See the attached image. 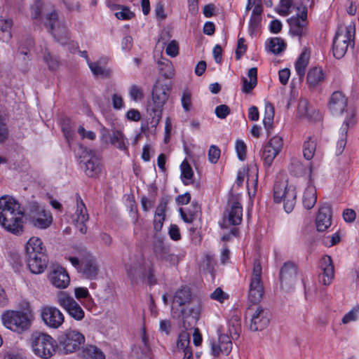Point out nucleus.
I'll list each match as a JSON object with an SVG mask.
<instances>
[{
  "label": "nucleus",
  "instance_id": "obj_10",
  "mask_svg": "<svg viewBox=\"0 0 359 359\" xmlns=\"http://www.w3.org/2000/svg\"><path fill=\"white\" fill-rule=\"evenodd\" d=\"M58 341L63 351L72 353L79 351L86 341L85 336L76 330L68 329L58 338Z\"/></svg>",
  "mask_w": 359,
  "mask_h": 359
},
{
  "label": "nucleus",
  "instance_id": "obj_27",
  "mask_svg": "<svg viewBox=\"0 0 359 359\" xmlns=\"http://www.w3.org/2000/svg\"><path fill=\"white\" fill-rule=\"evenodd\" d=\"M49 279L51 283L57 288H66L70 282L68 273L61 266H56L53 269Z\"/></svg>",
  "mask_w": 359,
  "mask_h": 359
},
{
  "label": "nucleus",
  "instance_id": "obj_23",
  "mask_svg": "<svg viewBox=\"0 0 359 359\" xmlns=\"http://www.w3.org/2000/svg\"><path fill=\"white\" fill-rule=\"evenodd\" d=\"M89 217L87 212L86 207L81 200L79 195H76V210L73 215V221L75 222L77 228L83 234L86 233V226L85 223L88 220Z\"/></svg>",
  "mask_w": 359,
  "mask_h": 359
},
{
  "label": "nucleus",
  "instance_id": "obj_54",
  "mask_svg": "<svg viewBox=\"0 0 359 359\" xmlns=\"http://www.w3.org/2000/svg\"><path fill=\"white\" fill-rule=\"evenodd\" d=\"M290 170L296 175H302L306 173V168L297 159L292 160L290 164Z\"/></svg>",
  "mask_w": 359,
  "mask_h": 359
},
{
  "label": "nucleus",
  "instance_id": "obj_11",
  "mask_svg": "<svg viewBox=\"0 0 359 359\" xmlns=\"http://www.w3.org/2000/svg\"><path fill=\"white\" fill-rule=\"evenodd\" d=\"M56 302L74 320L80 321L84 318L85 312L83 309L67 292H59L56 297Z\"/></svg>",
  "mask_w": 359,
  "mask_h": 359
},
{
  "label": "nucleus",
  "instance_id": "obj_49",
  "mask_svg": "<svg viewBox=\"0 0 359 359\" xmlns=\"http://www.w3.org/2000/svg\"><path fill=\"white\" fill-rule=\"evenodd\" d=\"M88 66L95 76H102L104 77L109 76L110 74V72L107 70L102 66H100L98 63L96 62H88Z\"/></svg>",
  "mask_w": 359,
  "mask_h": 359
},
{
  "label": "nucleus",
  "instance_id": "obj_50",
  "mask_svg": "<svg viewBox=\"0 0 359 359\" xmlns=\"http://www.w3.org/2000/svg\"><path fill=\"white\" fill-rule=\"evenodd\" d=\"M356 123L355 115L353 113L348 114L344 121L343 125L340 128V131L343 135H346L348 130L350 127L353 126Z\"/></svg>",
  "mask_w": 359,
  "mask_h": 359
},
{
  "label": "nucleus",
  "instance_id": "obj_6",
  "mask_svg": "<svg viewBox=\"0 0 359 359\" xmlns=\"http://www.w3.org/2000/svg\"><path fill=\"white\" fill-rule=\"evenodd\" d=\"M355 27L348 25L339 27L333 40L332 52L337 59L342 58L349 46H353Z\"/></svg>",
  "mask_w": 359,
  "mask_h": 359
},
{
  "label": "nucleus",
  "instance_id": "obj_62",
  "mask_svg": "<svg viewBox=\"0 0 359 359\" xmlns=\"http://www.w3.org/2000/svg\"><path fill=\"white\" fill-rule=\"evenodd\" d=\"M44 60L48 66L50 70H55L59 67V61L58 60L50 55V53H48L44 56Z\"/></svg>",
  "mask_w": 359,
  "mask_h": 359
},
{
  "label": "nucleus",
  "instance_id": "obj_39",
  "mask_svg": "<svg viewBox=\"0 0 359 359\" xmlns=\"http://www.w3.org/2000/svg\"><path fill=\"white\" fill-rule=\"evenodd\" d=\"M160 74L165 79H170L175 76V69L172 63L168 60L158 62Z\"/></svg>",
  "mask_w": 359,
  "mask_h": 359
},
{
  "label": "nucleus",
  "instance_id": "obj_59",
  "mask_svg": "<svg viewBox=\"0 0 359 359\" xmlns=\"http://www.w3.org/2000/svg\"><path fill=\"white\" fill-rule=\"evenodd\" d=\"M211 299L217 300L220 303L229 298V295L226 294L220 287H217L211 294Z\"/></svg>",
  "mask_w": 359,
  "mask_h": 359
},
{
  "label": "nucleus",
  "instance_id": "obj_55",
  "mask_svg": "<svg viewBox=\"0 0 359 359\" xmlns=\"http://www.w3.org/2000/svg\"><path fill=\"white\" fill-rule=\"evenodd\" d=\"M70 122V120L67 118L63 121V123L62 125V132L68 142L72 140L74 135V128L71 126Z\"/></svg>",
  "mask_w": 359,
  "mask_h": 359
},
{
  "label": "nucleus",
  "instance_id": "obj_40",
  "mask_svg": "<svg viewBox=\"0 0 359 359\" xmlns=\"http://www.w3.org/2000/svg\"><path fill=\"white\" fill-rule=\"evenodd\" d=\"M266 46L269 50L276 55L280 53L286 48L285 41L279 37L269 39Z\"/></svg>",
  "mask_w": 359,
  "mask_h": 359
},
{
  "label": "nucleus",
  "instance_id": "obj_31",
  "mask_svg": "<svg viewBox=\"0 0 359 359\" xmlns=\"http://www.w3.org/2000/svg\"><path fill=\"white\" fill-rule=\"evenodd\" d=\"M325 79V74L321 67H314L309 69L307 74V83L311 88H315Z\"/></svg>",
  "mask_w": 359,
  "mask_h": 359
},
{
  "label": "nucleus",
  "instance_id": "obj_42",
  "mask_svg": "<svg viewBox=\"0 0 359 359\" xmlns=\"http://www.w3.org/2000/svg\"><path fill=\"white\" fill-rule=\"evenodd\" d=\"M181 177L182 179V182L185 185H188L192 183V178L194 176L193 170L187 162V161L184 160L181 165Z\"/></svg>",
  "mask_w": 359,
  "mask_h": 359
},
{
  "label": "nucleus",
  "instance_id": "obj_1",
  "mask_svg": "<svg viewBox=\"0 0 359 359\" xmlns=\"http://www.w3.org/2000/svg\"><path fill=\"white\" fill-rule=\"evenodd\" d=\"M24 209L13 196L0 197V225L7 231L20 235L23 232Z\"/></svg>",
  "mask_w": 359,
  "mask_h": 359
},
{
  "label": "nucleus",
  "instance_id": "obj_24",
  "mask_svg": "<svg viewBox=\"0 0 359 359\" xmlns=\"http://www.w3.org/2000/svg\"><path fill=\"white\" fill-rule=\"evenodd\" d=\"M86 156L88 159L84 163L85 172L86 175L90 177L97 176L101 172L100 159L98 155L92 150H85Z\"/></svg>",
  "mask_w": 359,
  "mask_h": 359
},
{
  "label": "nucleus",
  "instance_id": "obj_58",
  "mask_svg": "<svg viewBox=\"0 0 359 359\" xmlns=\"http://www.w3.org/2000/svg\"><path fill=\"white\" fill-rule=\"evenodd\" d=\"M165 53L170 57H176L179 54L178 43L175 40L171 41L166 47Z\"/></svg>",
  "mask_w": 359,
  "mask_h": 359
},
{
  "label": "nucleus",
  "instance_id": "obj_4",
  "mask_svg": "<svg viewBox=\"0 0 359 359\" xmlns=\"http://www.w3.org/2000/svg\"><path fill=\"white\" fill-rule=\"evenodd\" d=\"M34 320L32 311L9 310L3 313L1 321L8 329L18 334L29 330Z\"/></svg>",
  "mask_w": 359,
  "mask_h": 359
},
{
  "label": "nucleus",
  "instance_id": "obj_56",
  "mask_svg": "<svg viewBox=\"0 0 359 359\" xmlns=\"http://www.w3.org/2000/svg\"><path fill=\"white\" fill-rule=\"evenodd\" d=\"M236 151L240 160L243 161L246 157L247 148L243 140H237L235 144Z\"/></svg>",
  "mask_w": 359,
  "mask_h": 359
},
{
  "label": "nucleus",
  "instance_id": "obj_41",
  "mask_svg": "<svg viewBox=\"0 0 359 359\" xmlns=\"http://www.w3.org/2000/svg\"><path fill=\"white\" fill-rule=\"evenodd\" d=\"M309 55L305 53H302L295 63V70L297 75L302 79L306 72L307 65L309 64Z\"/></svg>",
  "mask_w": 359,
  "mask_h": 359
},
{
  "label": "nucleus",
  "instance_id": "obj_35",
  "mask_svg": "<svg viewBox=\"0 0 359 359\" xmlns=\"http://www.w3.org/2000/svg\"><path fill=\"white\" fill-rule=\"evenodd\" d=\"M83 359H105V355L102 351L94 345H87L81 352Z\"/></svg>",
  "mask_w": 359,
  "mask_h": 359
},
{
  "label": "nucleus",
  "instance_id": "obj_64",
  "mask_svg": "<svg viewBox=\"0 0 359 359\" xmlns=\"http://www.w3.org/2000/svg\"><path fill=\"white\" fill-rule=\"evenodd\" d=\"M292 1L291 0H281L280 1V8L278 11L279 14L283 16H287L290 14V8L292 6Z\"/></svg>",
  "mask_w": 359,
  "mask_h": 359
},
{
  "label": "nucleus",
  "instance_id": "obj_47",
  "mask_svg": "<svg viewBox=\"0 0 359 359\" xmlns=\"http://www.w3.org/2000/svg\"><path fill=\"white\" fill-rule=\"evenodd\" d=\"M182 106L184 111H189L192 107L191 93L189 90H184L182 92L181 97Z\"/></svg>",
  "mask_w": 359,
  "mask_h": 359
},
{
  "label": "nucleus",
  "instance_id": "obj_22",
  "mask_svg": "<svg viewBox=\"0 0 359 359\" xmlns=\"http://www.w3.org/2000/svg\"><path fill=\"white\" fill-rule=\"evenodd\" d=\"M321 272L318 276L319 281L325 285L332 283L334 277V268L331 257L325 255L320 262Z\"/></svg>",
  "mask_w": 359,
  "mask_h": 359
},
{
  "label": "nucleus",
  "instance_id": "obj_26",
  "mask_svg": "<svg viewBox=\"0 0 359 359\" xmlns=\"http://www.w3.org/2000/svg\"><path fill=\"white\" fill-rule=\"evenodd\" d=\"M332 224V210L328 205L321 206L318 212L316 224L318 231H324L328 229Z\"/></svg>",
  "mask_w": 359,
  "mask_h": 359
},
{
  "label": "nucleus",
  "instance_id": "obj_12",
  "mask_svg": "<svg viewBox=\"0 0 359 359\" xmlns=\"http://www.w3.org/2000/svg\"><path fill=\"white\" fill-rule=\"evenodd\" d=\"M224 221L229 224L238 225L243 219V208L241 204V196L238 194H231L229 198L226 209L224 212Z\"/></svg>",
  "mask_w": 359,
  "mask_h": 359
},
{
  "label": "nucleus",
  "instance_id": "obj_18",
  "mask_svg": "<svg viewBox=\"0 0 359 359\" xmlns=\"http://www.w3.org/2000/svg\"><path fill=\"white\" fill-rule=\"evenodd\" d=\"M46 19L47 20L46 25L49 27L54 38L61 44H66L69 40L68 32L65 27H55L58 20L56 11L53 10L46 14Z\"/></svg>",
  "mask_w": 359,
  "mask_h": 359
},
{
  "label": "nucleus",
  "instance_id": "obj_17",
  "mask_svg": "<svg viewBox=\"0 0 359 359\" xmlns=\"http://www.w3.org/2000/svg\"><path fill=\"white\" fill-rule=\"evenodd\" d=\"M30 222L38 229H46L53 222V217L50 211L38 205H34L30 211Z\"/></svg>",
  "mask_w": 359,
  "mask_h": 359
},
{
  "label": "nucleus",
  "instance_id": "obj_63",
  "mask_svg": "<svg viewBox=\"0 0 359 359\" xmlns=\"http://www.w3.org/2000/svg\"><path fill=\"white\" fill-rule=\"evenodd\" d=\"M112 106L115 109L119 110L124 107V102L120 94L114 93L111 96Z\"/></svg>",
  "mask_w": 359,
  "mask_h": 359
},
{
  "label": "nucleus",
  "instance_id": "obj_19",
  "mask_svg": "<svg viewBox=\"0 0 359 359\" xmlns=\"http://www.w3.org/2000/svg\"><path fill=\"white\" fill-rule=\"evenodd\" d=\"M348 105V97L341 90L333 92L329 97L327 108L334 116H341L346 111Z\"/></svg>",
  "mask_w": 359,
  "mask_h": 359
},
{
  "label": "nucleus",
  "instance_id": "obj_30",
  "mask_svg": "<svg viewBox=\"0 0 359 359\" xmlns=\"http://www.w3.org/2000/svg\"><path fill=\"white\" fill-rule=\"evenodd\" d=\"M153 250L156 257L161 261L170 262L173 257L169 246L161 240L154 241Z\"/></svg>",
  "mask_w": 359,
  "mask_h": 359
},
{
  "label": "nucleus",
  "instance_id": "obj_57",
  "mask_svg": "<svg viewBox=\"0 0 359 359\" xmlns=\"http://www.w3.org/2000/svg\"><path fill=\"white\" fill-rule=\"evenodd\" d=\"M221 151L215 145H211L208 151V159L212 163H216L220 156Z\"/></svg>",
  "mask_w": 359,
  "mask_h": 359
},
{
  "label": "nucleus",
  "instance_id": "obj_51",
  "mask_svg": "<svg viewBox=\"0 0 359 359\" xmlns=\"http://www.w3.org/2000/svg\"><path fill=\"white\" fill-rule=\"evenodd\" d=\"M359 317V306L353 308L349 312L344 315L341 321L344 324L356 321Z\"/></svg>",
  "mask_w": 359,
  "mask_h": 359
},
{
  "label": "nucleus",
  "instance_id": "obj_28",
  "mask_svg": "<svg viewBox=\"0 0 359 359\" xmlns=\"http://www.w3.org/2000/svg\"><path fill=\"white\" fill-rule=\"evenodd\" d=\"M26 261L30 271L34 274L43 273L48 264L47 255L27 256Z\"/></svg>",
  "mask_w": 359,
  "mask_h": 359
},
{
  "label": "nucleus",
  "instance_id": "obj_2",
  "mask_svg": "<svg viewBox=\"0 0 359 359\" xmlns=\"http://www.w3.org/2000/svg\"><path fill=\"white\" fill-rule=\"evenodd\" d=\"M128 276L131 279L142 276L147 279L150 285L156 283L153 257H145L142 252H139L134 255L130 262L126 266Z\"/></svg>",
  "mask_w": 359,
  "mask_h": 359
},
{
  "label": "nucleus",
  "instance_id": "obj_5",
  "mask_svg": "<svg viewBox=\"0 0 359 359\" xmlns=\"http://www.w3.org/2000/svg\"><path fill=\"white\" fill-rule=\"evenodd\" d=\"M29 344L33 353L44 359L50 358L57 347L55 340L50 335L39 331L31 334Z\"/></svg>",
  "mask_w": 359,
  "mask_h": 359
},
{
  "label": "nucleus",
  "instance_id": "obj_16",
  "mask_svg": "<svg viewBox=\"0 0 359 359\" xmlns=\"http://www.w3.org/2000/svg\"><path fill=\"white\" fill-rule=\"evenodd\" d=\"M41 317L43 323L50 328H59L65 321L62 311L55 306H46L41 310Z\"/></svg>",
  "mask_w": 359,
  "mask_h": 359
},
{
  "label": "nucleus",
  "instance_id": "obj_60",
  "mask_svg": "<svg viewBox=\"0 0 359 359\" xmlns=\"http://www.w3.org/2000/svg\"><path fill=\"white\" fill-rule=\"evenodd\" d=\"M230 108L226 104H221L215 108V114L219 118H225L230 114Z\"/></svg>",
  "mask_w": 359,
  "mask_h": 359
},
{
  "label": "nucleus",
  "instance_id": "obj_14",
  "mask_svg": "<svg viewBox=\"0 0 359 359\" xmlns=\"http://www.w3.org/2000/svg\"><path fill=\"white\" fill-rule=\"evenodd\" d=\"M299 13L287 20L291 34L297 36L305 35L307 30V8L301 5L297 8Z\"/></svg>",
  "mask_w": 359,
  "mask_h": 359
},
{
  "label": "nucleus",
  "instance_id": "obj_25",
  "mask_svg": "<svg viewBox=\"0 0 359 359\" xmlns=\"http://www.w3.org/2000/svg\"><path fill=\"white\" fill-rule=\"evenodd\" d=\"M232 349V342L227 334H220L217 341L211 343L212 353L215 356L219 354L228 355Z\"/></svg>",
  "mask_w": 359,
  "mask_h": 359
},
{
  "label": "nucleus",
  "instance_id": "obj_46",
  "mask_svg": "<svg viewBox=\"0 0 359 359\" xmlns=\"http://www.w3.org/2000/svg\"><path fill=\"white\" fill-rule=\"evenodd\" d=\"M43 8V4L42 1L41 0H35L30 8V15L32 19L40 20Z\"/></svg>",
  "mask_w": 359,
  "mask_h": 359
},
{
  "label": "nucleus",
  "instance_id": "obj_15",
  "mask_svg": "<svg viewBox=\"0 0 359 359\" xmlns=\"http://www.w3.org/2000/svg\"><path fill=\"white\" fill-rule=\"evenodd\" d=\"M283 146V141L281 137L276 135L271 138L268 143L264 146L262 154V159L264 165L269 168L276 157L281 151Z\"/></svg>",
  "mask_w": 359,
  "mask_h": 359
},
{
  "label": "nucleus",
  "instance_id": "obj_34",
  "mask_svg": "<svg viewBox=\"0 0 359 359\" xmlns=\"http://www.w3.org/2000/svg\"><path fill=\"white\" fill-rule=\"evenodd\" d=\"M202 311V306L201 304H198L197 305H194L189 309L182 308L179 311V313L175 315L177 318H188L191 317L195 320V321H198L200 318L201 313Z\"/></svg>",
  "mask_w": 359,
  "mask_h": 359
},
{
  "label": "nucleus",
  "instance_id": "obj_9",
  "mask_svg": "<svg viewBox=\"0 0 359 359\" xmlns=\"http://www.w3.org/2000/svg\"><path fill=\"white\" fill-rule=\"evenodd\" d=\"M263 294L262 268L260 262L256 259L250 278L248 298L252 303L257 304L261 301Z\"/></svg>",
  "mask_w": 359,
  "mask_h": 359
},
{
  "label": "nucleus",
  "instance_id": "obj_53",
  "mask_svg": "<svg viewBox=\"0 0 359 359\" xmlns=\"http://www.w3.org/2000/svg\"><path fill=\"white\" fill-rule=\"evenodd\" d=\"M298 111L301 116L311 117V108L308 100H301L298 105Z\"/></svg>",
  "mask_w": 359,
  "mask_h": 359
},
{
  "label": "nucleus",
  "instance_id": "obj_13",
  "mask_svg": "<svg viewBox=\"0 0 359 359\" xmlns=\"http://www.w3.org/2000/svg\"><path fill=\"white\" fill-rule=\"evenodd\" d=\"M250 318L249 327L252 331H261L269 324V313L262 307L249 308L246 313V318Z\"/></svg>",
  "mask_w": 359,
  "mask_h": 359
},
{
  "label": "nucleus",
  "instance_id": "obj_21",
  "mask_svg": "<svg viewBox=\"0 0 359 359\" xmlns=\"http://www.w3.org/2000/svg\"><path fill=\"white\" fill-rule=\"evenodd\" d=\"M191 290L187 287H182L175 292L171 309L173 317H175L180 309L186 308L187 305L191 303Z\"/></svg>",
  "mask_w": 359,
  "mask_h": 359
},
{
  "label": "nucleus",
  "instance_id": "obj_32",
  "mask_svg": "<svg viewBox=\"0 0 359 359\" xmlns=\"http://www.w3.org/2000/svg\"><path fill=\"white\" fill-rule=\"evenodd\" d=\"M249 80L243 77L242 78L243 87L242 90L245 93H250L257 83V69L256 67H252L248 73Z\"/></svg>",
  "mask_w": 359,
  "mask_h": 359
},
{
  "label": "nucleus",
  "instance_id": "obj_20",
  "mask_svg": "<svg viewBox=\"0 0 359 359\" xmlns=\"http://www.w3.org/2000/svg\"><path fill=\"white\" fill-rule=\"evenodd\" d=\"M297 266L292 262H287L282 266L280 272L281 287L288 291L292 289L297 281Z\"/></svg>",
  "mask_w": 359,
  "mask_h": 359
},
{
  "label": "nucleus",
  "instance_id": "obj_3",
  "mask_svg": "<svg viewBox=\"0 0 359 359\" xmlns=\"http://www.w3.org/2000/svg\"><path fill=\"white\" fill-rule=\"evenodd\" d=\"M171 88L168 85H156L152 90L151 101L147 107L151 127L156 128L163 114V108L169 98Z\"/></svg>",
  "mask_w": 359,
  "mask_h": 359
},
{
  "label": "nucleus",
  "instance_id": "obj_61",
  "mask_svg": "<svg viewBox=\"0 0 359 359\" xmlns=\"http://www.w3.org/2000/svg\"><path fill=\"white\" fill-rule=\"evenodd\" d=\"M115 16L119 20H130L135 16V14L128 8H123L115 13Z\"/></svg>",
  "mask_w": 359,
  "mask_h": 359
},
{
  "label": "nucleus",
  "instance_id": "obj_29",
  "mask_svg": "<svg viewBox=\"0 0 359 359\" xmlns=\"http://www.w3.org/2000/svg\"><path fill=\"white\" fill-rule=\"evenodd\" d=\"M25 255L26 257L47 255L46 247L41 238L35 236L29 238L25 246Z\"/></svg>",
  "mask_w": 359,
  "mask_h": 359
},
{
  "label": "nucleus",
  "instance_id": "obj_44",
  "mask_svg": "<svg viewBox=\"0 0 359 359\" xmlns=\"http://www.w3.org/2000/svg\"><path fill=\"white\" fill-rule=\"evenodd\" d=\"M111 142L120 150L126 151L128 149L124 135L119 130L114 131L111 137Z\"/></svg>",
  "mask_w": 359,
  "mask_h": 359
},
{
  "label": "nucleus",
  "instance_id": "obj_8",
  "mask_svg": "<svg viewBox=\"0 0 359 359\" xmlns=\"http://www.w3.org/2000/svg\"><path fill=\"white\" fill-rule=\"evenodd\" d=\"M71 264L88 279H95L98 273V267L95 258L88 252L83 251L79 258L72 256L65 257Z\"/></svg>",
  "mask_w": 359,
  "mask_h": 359
},
{
  "label": "nucleus",
  "instance_id": "obj_45",
  "mask_svg": "<svg viewBox=\"0 0 359 359\" xmlns=\"http://www.w3.org/2000/svg\"><path fill=\"white\" fill-rule=\"evenodd\" d=\"M194 210H189L184 212L182 208H180V212L182 219L187 223H191L196 218V214L200 211V206L198 204H194Z\"/></svg>",
  "mask_w": 359,
  "mask_h": 359
},
{
  "label": "nucleus",
  "instance_id": "obj_38",
  "mask_svg": "<svg viewBox=\"0 0 359 359\" xmlns=\"http://www.w3.org/2000/svg\"><path fill=\"white\" fill-rule=\"evenodd\" d=\"M274 118V108L273 106L267 103L265 105L264 116L263 118L264 126L267 130L268 135H269L270 130L273 128V121Z\"/></svg>",
  "mask_w": 359,
  "mask_h": 359
},
{
  "label": "nucleus",
  "instance_id": "obj_43",
  "mask_svg": "<svg viewBox=\"0 0 359 359\" xmlns=\"http://www.w3.org/2000/svg\"><path fill=\"white\" fill-rule=\"evenodd\" d=\"M190 336L187 332H182L179 337L177 342V348L182 351L183 353L187 351H191V347L189 346Z\"/></svg>",
  "mask_w": 359,
  "mask_h": 359
},
{
  "label": "nucleus",
  "instance_id": "obj_33",
  "mask_svg": "<svg viewBox=\"0 0 359 359\" xmlns=\"http://www.w3.org/2000/svg\"><path fill=\"white\" fill-rule=\"evenodd\" d=\"M317 201V194L315 187L309 185L303 194L302 203L304 207L310 210L313 208Z\"/></svg>",
  "mask_w": 359,
  "mask_h": 359
},
{
  "label": "nucleus",
  "instance_id": "obj_48",
  "mask_svg": "<svg viewBox=\"0 0 359 359\" xmlns=\"http://www.w3.org/2000/svg\"><path fill=\"white\" fill-rule=\"evenodd\" d=\"M129 95L132 100L140 101L144 98L143 89L137 85H132L129 89Z\"/></svg>",
  "mask_w": 359,
  "mask_h": 359
},
{
  "label": "nucleus",
  "instance_id": "obj_7",
  "mask_svg": "<svg viewBox=\"0 0 359 359\" xmlns=\"http://www.w3.org/2000/svg\"><path fill=\"white\" fill-rule=\"evenodd\" d=\"M273 198L276 203L283 202L285 212H290L297 200L296 187L287 182H276L273 187Z\"/></svg>",
  "mask_w": 359,
  "mask_h": 359
},
{
  "label": "nucleus",
  "instance_id": "obj_37",
  "mask_svg": "<svg viewBox=\"0 0 359 359\" xmlns=\"http://www.w3.org/2000/svg\"><path fill=\"white\" fill-rule=\"evenodd\" d=\"M316 149V140L309 137L303 144V155L305 159L310 161L313 158Z\"/></svg>",
  "mask_w": 359,
  "mask_h": 359
},
{
  "label": "nucleus",
  "instance_id": "obj_36",
  "mask_svg": "<svg viewBox=\"0 0 359 359\" xmlns=\"http://www.w3.org/2000/svg\"><path fill=\"white\" fill-rule=\"evenodd\" d=\"M13 21L11 19H0V40L8 41L11 39Z\"/></svg>",
  "mask_w": 359,
  "mask_h": 359
},
{
  "label": "nucleus",
  "instance_id": "obj_52",
  "mask_svg": "<svg viewBox=\"0 0 359 359\" xmlns=\"http://www.w3.org/2000/svg\"><path fill=\"white\" fill-rule=\"evenodd\" d=\"M262 17L251 15L249 22V32L251 35L257 34L261 27Z\"/></svg>",
  "mask_w": 359,
  "mask_h": 359
}]
</instances>
